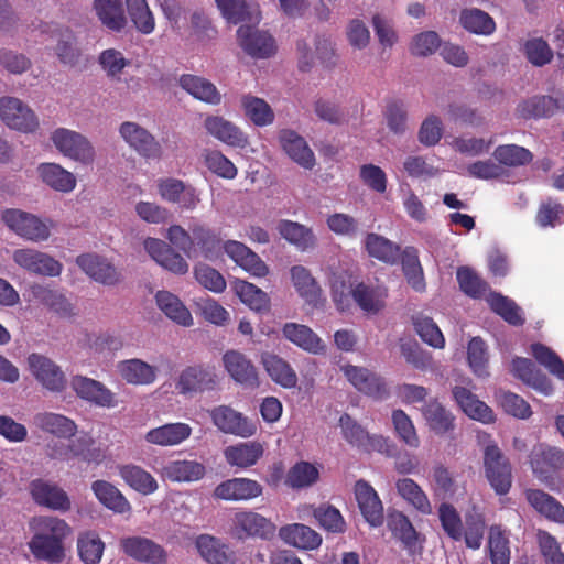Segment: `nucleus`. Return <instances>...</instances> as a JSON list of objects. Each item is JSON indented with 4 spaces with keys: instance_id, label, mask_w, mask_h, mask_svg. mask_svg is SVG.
<instances>
[{
    "instance_id": "nucleus-64",
    "label": "nucleus",
    "mask_w": 564,
    "mask_h": 564,
    "mask_svg": "<svg viewBox=\"0 0 564 564\" xmlns=\"http://www.w3.org/2000/svg\"><path fill=\"white\" fill-rule=\"evenodd\" d=\"M313 516L318 524L328 532L343 533L346 522L340 511L329 503H322L314 508Z\"/></svg>"
},
{
    "instance_id": "nucleus-11",
    "label": "nucleus",
    "mask_w": 564,
    "mask_h": 564,
    "mask_svg": "<svg viewBox=\"0 0 564 564\" xmlns=\"http://www.w3.org/2000/svg\"><path fill=\"white\" fill-rule=\"evenodd\" d=\"M263 494V486L251 478L235 477L218 484L214 491L215 499L225 501H249Z\"/></svg>"
},
{
    "instance_id": "nucleus-54",
    "label": "nucleus",
    "mask_w": 564,
    "mask_h": 564,
    "mask_svg": "<svg viewBox=\"0 0 564 564\" xmlns=\"http://www.w3.org/2000/svg\"><path fill=\"white\" fill-rule=\"evenodd\" d=\"M235 292L242 303L251 310L261 312L269 308L270 299L268 294L254 284L237 280L234 284Z\"/></svg>"
},
{
    "instance_id": "nucleus-16",
    "label": "nucleus",
    "mask_w": 564,
    "mask_h": 564,
    "mask_svg": "<svg viewBox=\"0 0 564 564\" xmlns=\"http://www.w3.org/2000/svg\"><path fill=\"white\" fill-rule=\"evenodd\" d=\"M28 369L43 388H63L66 377L62 368L51 358L32 352L26 359Z\"/></svg>"
},
{
    "instance_id": "nucleus-61",
    "label": "nucleus",
    "mask_w": 564,
    "mask_h": 564,
    "mask_svg": "<svg viewBox=\"0 0 564 564\" xmlns=\"http://www.w3.org/2000/svg\"><path fill=\"white\" fill-rule=\"evenodd\" d=\"M531 352L534 359L552 376L564 380V361L554 350L541 343H535L531 345Z\"/></svg>"
},
{
    "instance_id": "nucleus-35",
    "label": "nucleus",
    "mask_w": 564,
    "mask_h": 564,
    "mask_svg": "<svg viewBox=\"0 0 564 564\" xmlns=\"http://www.w3.org/2000/svg\"><path fill=\"white\" fill-rule=\"evenodd\" d=\"M365 249L371 258L389 264L397 263L402 257L399 245L375 232L366 235Z\"/></svg>"
},
{
    "instance_id": "nucleus-18",
    "label": "nucleus",
    "mask_w": 564,
    "mask_h": 564,
    "mask_svg": "<svg viewBox=\"0 0 564 564\" xmlns=\"http://www.w3.org/2000/svg\"><path fill=\"white\" fill-rule=\"evenodd\" d=\"M121 549L128 556L150 564H166L165 550L154 541L142 536H129L121 540Z\"/></svg>"
},
{
    "instance_id": "nucleus-30",
    "label": "nucleus",
    "mask_w": 564,
    "mask_h": 564,
    "mask_svg": "<svg viewBox=\"0 0 564 564\" xmlns=\"http://www.w3.org/2000/svg\"><path fill=\"white\" fill-rule=\"evenodd\" d=\"M117 370L128 383L135 386L152 384L158 372L156 367L138 358L119 361Z\"/></svg>"
},
{
    "instance_id": "nucleus-9",
    "label": "nucleus",
    "mask_w": 564,
    "mask_h": 564,
    "mask_svg": "<svg viewBox=\"0 0 564 564\" xmlns=\"http://www.w3.org/2000/svg\"><path fill=\"white\" fill-rule=\"evenodd\" d=\"M237 39L243 52L256 59L270 58L278 50L275 40L269 32L251 25H240Z\"/></svg>"
},
{
    "instance_id": "nucleus-4",
    "label": "nucleus",
    "mask_w": 564,
    "mask_h": 564,
    "mask_svg": "<svg viewBox=\"0 0 564 564\" xmlns=\"http://www.w3.org/2000/svg\"><path fill=\"white\" fill-rule=\"evenodd\" d=\"M339 425L345 440L362 451L379 452L388 456L393 455L395 446L389 438L381 435H370L360 424H358L349 414L345 413L339 419Z\"/></svg>"
},
{
    "instance_id": "nucleus-7",
    "label": "nucleus",
    "mask_w": 564,
    "mask_h": 564,
    "mask_svg": "<svg viewBox=\"0 0 564 564\" xmlns=\"http://www.w3.org/2000/svg\"><path fill=\"white\" fill-rule=\"evenodd\" d=\"M213 423L225 434L249 438L257 434L258 422L228 405H219L210 411Z\"/></svg>"
},
{
    "instance_id": "nucleus-48",
    "label": "nucleus",
    "mask_w": 564,
    "mask_h": 564,
    "mask_svg": "<svg viewBox=\"0 0 564 564\" xmlns=\"http://www.w3.org/2000/svg\"><path fill=\"white\" fill-rule=\"evenodd\" d=\"M487 302L492 312L499 315L505 322L512 326H522L524 318L521 308L514 301L501 293L490 292Z\"/></svg>"
},
{
    "instance_id": "nucleus-38",
    "label": "nucleus",
    "mask_w": 564,
    "mask_h": 564,
    "mask_svg": "<svg viewBox=\"0 0 564 564\" xmlns=\"http://www.w3.org/2000/svg\"><path fill=\"white\" fill-rule=\"evenodd\" d=\"M158 307L174 323L188 327L193 324V317L189 310L183 302L169 291H159L155 294Z\"/></svg>"
},
{
    "instance_id": "nucleus-58",
    "label": "nucleus",
    "mask_w": 564,
    "mask_h": 564,
    "mask_svg": "<svg viewBox=\"0 0 564 564\" xmlns=\"http://www.w3.org/2000/svg\"><path fill=\"white\" fill-rule=\"evenodd\" d=\"M129 17L135 29L142 34L154 31V17L145 0H126Z\"/></svg>"
},
{
    "instance_id": "nucleus-47",
    "label": "nucleus",
    "mask_w": 564,
    "mask_h": 564,
    "mask_svg": "<svg viewBox=\"0 0 564 564\" xmlns=\"http://www.w3.org/2000/svg\"><path fill=\"white\" fill-rule=\"evenodd\" d=\"M32 300L46 305L52 311L67 315L72 312V305L68 300L58 291L50 289L46 285L34 283L30 286Z\"/></svg>"
},
{
    "instance_id": "nucleus-46",
    "label": "nucleus",
    "mask_w": 564,
    "mask_h": 564,
    "mask_svg": "<svg viewBox=\"0 0 564 564\" xmlns=\"http://www.w3.org/2000/svg\"><path fill=\"white\" fill-rule=\"evenodd\" d=\"M402 271L409 285L416 292H423L426 289L424 273L419 260L417 250L413 247H406L400 258Z\"/></svg>"
},
{
    "instance_id": "nucleus-56",
    "label": "nucleus",
    "mask_w": 564,
    "mask_h": 564,
    "mask_svg": "<svg viewBox=\"0 0 564 564\" xmlns=\"http://www.w3.org/2000/svg\"><path fill=\"white\" fill-rule=\"evenodd\" d=\"M202 156L205 166L218 177L234 180L237 176L238 169L219 150L205 149Z\"/></svg>"
},
{
    "instance_id": "nucleus-36",
    "label": "nucleus",
    "mask_w": 564,
    "mask_h": 564,
    "mask_svg": "<svg viewBox=\"0 0 564 564\" xmlns=\"http://www.w3.org/2000/svg\"><path fill=\"white\" fill-rule=\"evenodd\" d=\"M181 87L191 94L194 98L206 104L218 105L221 101V95L216 86L206 78L184 74L180 78Z\"/></svg>"
},
{
    "instance_id": "nucleus-14",
    "label": "nucleus",
    "mask_w": 564,
    "mask_h": 564,
    "mask_svg": "<svg viewBox=\"0 0 564 564\" xmlns=\"http://www.w3.org/2000/svg\"><path fill=\"white\" fill-rule=\"evenodd\" d=\"M29 489L39 506L62 512L68 511L72 507L67 492L54 482L37 478L30 482Z\"/></svg>"
},
{
    "instance_id": "nucleus-23",
    "label": "nucleus",
    "mask_w": 564,
    "mask_h": 564,
    "mask_svg": "<svg viewBox=\"0 0 564 564\" xmlns=\"http://www.w3.org/2000/svg\"><path fill=\"white\" fill-rule=\"evenodd\" d=\"M207 133L218 141L235 148H245L248 143L246 134L221 116H208L204 120Z\"/></svg>"
},
{
    "instance_id": "nucleus-33",
    "label": "nucleus",
    "mask_w": 564,
    "mask_h": 564,
    "mask_svg": "<svg viewBox=\"0 0 564 564\" xmlns=\"http://www.w3.org/2000/svg\"><path fill=\"white\" fill-rule=\"evenodd\" d=\"M192 429L186 423H169L150 430L145 441L159 446H174L191 436Z\"/></svg>"
},
{
    "instance_id": "nucleus-10",
    "label": "nucleus",
    "mask_w": 564,
    "mask_h": 564,
    "mask_svg": "<svg viewBox=\"0 0 564 564\" xmlns=\"http://www.w3.org/2000/svg\"><path fill=\"white\" fill-rule=\"evenodd\" d=\"M0 117L9 128L25 133L33 132L39 127V120L32 109L15 97L0 99Z\"/></svg>"
},
{
    "instance_id": "nucleus-34",
    "label": "nucleus",
    "mask_w": 564,
    "mask_h": 564,
    "mask_svg": "<svg viewBox=\"0 0 564 564\" xmlns=\"http://www.w3.org/2000/svg\"><path fill=\"white\" fill-rule=\"evenodd\" d=\"M454 398L463 412L470 419L485 424L495 422V413L484 401H480L471 390H453Z\"/></svg>"
},
{
    "instance_id": "nucleus-6",
    "label": "nucleus",
    "mask_w": 564,
    "mask_h": 564,
    "mask_svg": "<svg viewBox=\"0 0 564 564\" xmlns=\"http://www.w3.org/2000/svg\"><path fill=\"white\" fill-rule=\"evenodd\" d=\"M486 477L497 495L509 492L512 484L511 465L496 444L487 445L484 453Z\"/></svg>"
},
{
    "instance_id": "nucleus-60",
    "label": "nucleus",
    "mask_w": 564,
    "mask_h": 564,
    "mask_svg": "<svg viewBox=\"0 0 564 564\" xmlns=\"http://www.w3.org/2000/svg\"><path fill=\"white\" fill-rule=\"evenodd\" d=\"M77 550L85 564H98L105 550V543L97 533L86 532L78 538Z\"/></svg>"
},
{
    "instance_id": "nucleus-57",
    "label": "nucleus",
    "mask_w": 564,
    "mask_h": 564,
    "mask_svg": "<svg viewBox=\"0 0 564 564\" xmlns=\"http://www.w3.org/2000/svg\"><path fill=\"white\" fill-rule=\"evenodd\" d=\"M488 547L491 564H509V539L500 525H491L489 529Z\"/></svg>"
},
{
    "instance_id": "nucleus-21",
    "label": "nucleus",
    "mask_w": 564,
    "mask_h": 564,
    "mask_svg": "<svg viewBox=\"0 0 564 564\" xmlns=\"http://www.w3.org/2000/svg\"><path fill=\"white\" fill-rule=\"evenodd\" d=\"M355 496L365 520L371 527H380L384 520L383 506L376 490L360 479L355 485Z\"/></svg>"
},
{
    "instance_id": "nucleus-31",
    "label": "nucleus",
    "mask_w": 564,
    "mask_h": 564,
    "mask_svg": "<svg viewBox=\"0 0 564 564\" xmlns=\"http://www.w3.org/2000/svg\"><path fill=\"white\" fill-rule=\"evenodd\" d=\"M205 466L196 460H171L161 469V476L173 482H192L204 477Z\"/></svg>"
},
{
    "instance_id": "nucleus-51",
    "label": "nucleus",
    "mask_w": 564,
    "mask_h": 564,
    "mask_svg": "<svg viewBox=\"0 0 564 564\" xmlns=\"http://www.w3.org/2000/svg\"><path fill=\"white\" fill-rule=\"evenodd\" d=\"M557 109V101L551 96H534L523 100L517 107L520 118H545L553 115Z\"/></svg>"
},
{
    "instance_id": "nucleus-1",
    "label": "nucleus",
    "mask_w": 564,
    "mask_h": 564,
    "mask_svg": "<svg viewBox=\"0 0 564 564\" xmlns=\"http://www.w3.org/2000/svg\"><path fill=\"white\" fill-rule=\"evenodd\" d=\"M167 239L188 258L200 254L213 261L223 256L225 241L220 231L199 221L192 223L188 231L180 225L171 226L167 230Z\"/></svg>"
},
{
    "instance_id": "nucleus-45",
    "label": "nucleus",
    "mask_w": 564,
    "mask_h": 564,
    "mask_svg": "<svg viewBox=\"0 0 564 564\" xmlns=\"http://www.w3.org/2000/svg\"><path fill=\"white\" fill-rule=\"evenodd\" d=\"M119 475L132 489L144 496L153 494L159 487L155 478L137 465L120 466Z\"/></svg>"
},
{
    "instance_id": "nucleus-41",
    "label": "nucleus",
    "mask_w": 564,
    "mask_h": 564,
    "mask_svg": "<svg viewBox=\"0 0 564 564\" xmlns=\"http://www.w3.org/2000/svg\"><path fill=\"white\" fill-rule=\"evenodd\" d=\"M291 279L296 292L307 303L316 305L322 296V289L308 269L303 265L291 268Z\"/></svg>"
},
{
    "instance_id": "nucleus-44",
    "label": "nucleus",
    "mask_w": 564,
    "mask_h": 564,
    "mask_svg": "<svg viewBox=\"0 0 564 564\" xmlns=\"http://www.w3.org/2000/svg\"><path fill=\"white\" fill-rule=\"evenodd\" d=\"M94 8L102 25L107 29L119 32L126 26L127 19L121 0H94Z\"/></svg>"
},
{
    "instance_id": "nucleus-62",
    "label": "nucleus",
    "mask_w": 564,
    "mask_h": 564,
    "mask_svg": "<svg viewBox=\"0 0 564 564\" xmlns=\"http://www.w3.org/2000/svg\"><path fill=\"white\" fill-rule=\"evenodd\" d=\"M216 375L209 367L188 366L185 368L178 379L180 388H205L216 383Z\"/></svg>"
},
{
    "instance_id": "nucleus-15",
    "label": "nucleus",
    "mask_w": 564,
    "mask_h": 564,
    "mask_svg": "<svg viewBox=\"0 0 564 564\" xmlns=\"http://www.w3.org/2000/svg\"><path fill=\"white\" fill-rule=\"evenodd\" d=\"M531 468L533 474L544 482L564 468V451L540 444L531 453Z\"/></svg>"
},
{
    "instance_id": "nucleus-40",
    "label": "nucleus",
    "mask_w": 564,
    "mask_h": 564,
    "mask_svg": "<svg viewBox=\"0 0 564 564\" xmlns=\"http://www.w3.org/2000/svg\"><path fill=\"white\" fill-rule=\"evenodd\" d=\"M98 501L106 508L116 513H124L130 511L131 506L122 492L112 484L106 480H96L91 484Z\"/></svg>"
},
{
    "instance_id": "nucleus-24",
    "label": "nucleus",
    "mask_w": 564,
    "mask_h": 564,
    "mask_svg": "<svg viewBox=\"0 0 564 564\" xmlns=\"http://www.w3.org/2000/svg\"><path fill=\"white\" fill-rule=\"evenodd\" d=\"M76 263L87 275L105 285H115L120 280L117 269L100 256L80 254L77 257Z\"/></svg>"
},
{
    "instance_id": "nucleus-53",
    "label": "nucleus",
    "mask_w": 564,
    "mask_h": 564,
    "mask_svg": "<svg viewBox=\"0 0 564 564\" xmlns=\"http://www.w3.org/2000/svg\"><path fill=\"white\" fill-rule=\"evenodd\" d=\"M384 296L386 293L379 288L358 282L354 292L352 303H356L365 312L377 313L384 305Z\"/></svg>"
},
{
    "instance_id": "nucleus-26",
    "label": "nucleus",
    "mask_w": 564,
    "mask_h": 564,
    "mask_svg": "<svg viewBox=\"0 0 564 564\" xmlns=\"http://www.w3.org/2000/svg\"><path fill=\"white\" fill-rule=\"evenodd\" d=\"M279 535L286 544L301 550H316L322 544V536L315 530L302 523L282 527Z\"/></svg>"
},
{
    "instance_id": "nucleus-59",
    "label": "nucleus",
    "mask_w": 564,
    "mask_h": 564,
    "mask_svg": "<svg viewBox=\"0 0 564 564\" xmlns=\"http://www.w3.org/2000/svg\"><path fill=\"white\" fill-rule=\"evenodd\" d=\"M456 279L460 290L473 299L482 297L489 289L488 283L469 267H459Z\"/></svg>"
},
{
    "instance_id": "nucleus-13",
    "label": "nucleus",
    "mask_w": 564,
    "mask_h": 564,
    "mask_svg": "<svg viewBox=\"0 0 564 564\" xmlns=\"http://www.w3.org/2000/svg\"><path fill=\"white\" fill-rule=\"evenodd\" d=\"M121 138L147 159H156L162 154V148L155 138L143 127L135 122H122L119 128Z\"/></svg>"
},
{
    "instance_id": "nucleus-2",
    "label": "nucleus",
    "mask_w": 564,
    "mask_h": 564,
    "mask_svg": "<svg viewBox=\"0 0 564 564\" xmlns=\"http://www.w3.org/2000/svg\"><path fill=\"white\" fill-rule=\"evenodd\" d=\"M34 535L28 543L32 555L39 561L61 563L65 557L64 540L72 533L63 519L42 516L33 519Z\"/></svg>"
},
{
    "instance_id": "nucleus-63",
    "label": "nucleus",
    "mask_w": 564,
    "mask_h": 564,
    "mask_svg": "<svg viewBox=\"0 0 564 564\" xmlns=\"http://www.w3.org/2000/svg\"><path fill=\"white\" fill-rule=\"evenodd\" d=\"M388 528L393 536L399 539L406 547L415 545L417 532L406 516L401 512L389 514Z\"/></svg>"
},
{
    "instance_id": "nucleus-49",
    "label": "nucleus",
    "mask_w": 564,
    "mask_h": 564,
    "mask_svg": "<svg viewBox=\"0 0 564 564\" xmlns=\"http://www.w3.org/2000/svg\"><path fill=\"white\" fill-rule=\"evenodd\" d=\"M286 339L311 352H317L323 348L321 338L307 326L288 323L283 327Z\"/></svg>"
},
{
    "instance_id": "nucleus-39",
    "label": "nucleus",
    "mask_w": 564,
    "mask_h": 564,
    "mask_svg": "<svg viewBox=\"0 0 564 564\" xmlns=\"http://www.w3.org/2000/svg\"><path fill=\"white\" fill-rule=\"evenodd\" d=\"M261 362L271 379L282 388H296L297 377L291 366L281 357L270 352L261 355Z\"/></svg>"
},
{
    "instance_id": "nucleus-28",
    "label": "nucleus",
    "mask_w": 564,
    "mask_h": 564,
    "mask_svg": "<svg viewBox=\"0 0 564 564\" xmlns=\"http://www.w3.org/2000/svg\"><path fill=\"white\" fill-rule=\"evenodd\" d=\"M333 302L344 312L351 307L352 296L358 284L355 276L346 270L334 272L329 280Z\"/></svg>"
},
{
    "instance_id": "nucleus-37",
    "label": "nucleus",
    "mask_w": 564,
    "mask_h": 564,
    "mask_svg": "<svg viewBox=\"0 0 564 564\" xmlns=\"http://www.w3.org/2000/svg\"><path fill=\"white\" fill-rule=\"evenodd\" d=\"M196 546L202 557L210 564H236L235 552L214 536H198Z\"/></svg>"
},
{
    "instance_id": "nucleus-42",
    "label": "nucleus",
    "mask_w": 564,
    "mask_h": 564,
    "mask_svg": "<svg viewBox=\"0 0 564 564\" xmlns=\"http://www.w3.org/2000/svg\"><path fill=\"white\" fill-rule=\"evenodd\" d=\"M42 181L55 191L68 193L76 186L73 173L55 163H42L39 169Z\"/></svg>"
},
{
    "instance_id": "nucleus-19",
    "label": "nucleus",
    "mask_w": 564,
    "mask_h": 564,
    "mask_svg": "<svg viewBox=\"0 0 564 564\" xmlns=\"http://www.w3.org/2000/svg\"><path fill=\"white\" fill-rule=\"evenodd\" d=\"M223 365L229 377L242 386L258 384V370L253 362L241 351L229 349L223 355Z\"/></svg>"
},
{
    "instance_id": "nucleus-20",
    "label": "nucleus",
    "mask_w": 564,
    "mask_h": 564,
    "mask_svg": "<svg viewBox=\"0 0 564 564\" xmlns=\"http://www.w3.org/2000/svg\"><path fill=\"white\" fill-rule=\"evenodd\" d=\"M226 253L237 265L253 276L263 278L269 273L265 262L245 243L237 240H227L223 253Z\"/></svg>"
},
{
    "instance_id": "nucleus-52",
    "label": "nucleus",
    "mask_w": 564,
    "mask_h": 564,
    "mask_svg": "<svg viewBox=\"0 0 564 564\" xmlns=\"http://www.w3.org/2000/svg\"><path fill=\"white\" fill-rule=\"evenodd\" d=\"M245 115L257 127H265L274 121L271 106L262 98L245 95L241 99Z\"/></svg>"
},
{
    "instance_id": "nucleus-50",
    "label": "nucleus",
    "mask_w": 564,
    "mask_h": 564,
    "mask_svg": "<svg viewBox=\"0 0 564 564\" xmlns=\"http://www.w3.org/2000/svg\"><path fill=\"white\" fill-rule=\"evenodd\" d=\"M398 494L423 514H430L432 507L426 494L411 478H401L395 482Z\"/></svg>"
},
{
    "instance_id": "nucleus-17",
    "label": "nucleus",
    "mask_w": 564,
    "mask_h": 564,
    "mask_svg": "<svg viewBox=\"0 0 564 564\" xmlns=\"http://www.w3.org/2000/svg\"><path fill=\"white\" fill-rule=\"evenodd\" d=\"M12 258L18 265L34 274L57 276L62 272V264L57 260L37 250L18 249Z\"/></svg>"
},
{
    "instance_id": "nucleus-43",
    "label": "nucleus",
    "mask_w": 564,
    "mask_h": 564,
    "mask_svg": "<svg viewBox=\"0 0 564 564\" xmlns=\"http://www.w3.org/2000/svg\"><path fill=\"white\" fill-rule=\"evenodd\" d=\"M278 230L285 240L301 251L315 247L316 238L313 230L302 224L283 219L279 223Z\"/></svg>"
},
{
    "instance_id": "nucleus-12",
    "label": "nucleus",
    "mask_w": 564,
    "mask_h": 564,
    "mask_svg": "<svg viewBox=\"0 0 564 564\" xmlns=\"http://www.w3.org/2000/svg\"><path fill=\"white\" fill-rule=\"evenodd\" d=\"M232 530L237 538L249 536L269 540L275 534V525L265 517L254 511H239L235 514Z\"/></svg>"
},
{
    "instance_id": "nucleus-27",
    "label": "nucleus",
    "mask_w": 564,
    "mask_h": 564,
    "mask_svg": "<svg viewBox=\"0 0 564 564\" xmlns=\"http://www.w3.org/2000/svg\"><path fill=\"white\" fill-rule=\"evenodd\" d=\"M263 453V445L260 442L251 441L226 447L224 456L230 466L249 468L258 463Z\"/></svg>"
},
{
    "instance_id": "nucleus-32",
    "label": "nucleus",
    "mask_w": 564,
    "mask_h": 564,
    "mask_svg": "<svg viewBox=\"0 0 564 564\" xmlns=\"http://www.w3.org/2000/svg\"><path fill=\"white\" fill-rule=\"evenodd\" d=\"M524 495L536 512L551 521L564 523V506L553 496L540 489H527Z\"/></svg>"
},
{
    "instance_id": "nucleus-55",
    "label": "nucleus",
    "mask_w": 564,
    "mask_h": 564,
    "mask_svg": "<svg viewBox=\"0 0 564 564\" xmlns=\"http://www.w3.org/2000/svg\"><path fill=\"white\" fill-rule=\"evenodd\" d=\"M460 23L469 32L489 35L496 29L494 19L480 9H466L460 13Z\"/></svg>"
},
{
    "instance_id": "nucleus-3",
    "label": "nucleus",
    "mask_w": 564,
    "mask_h": 564,
    "mask_svg": "<svg viewBox=\"0 0 564 564\" xmlns=\"http://www.w3.org/2000/svg\"><path fill=\"white\" fill-rule=\"evenodd\" d=\"M1 219L18 236L34 242L47 240L53 226L51 220L44 221L33 214L15 208L3 210Z\"/></svg>"
},
{
    "instance_id": "nucleus-8",
    "label": "nucleus",
    "mask_w": 564,
    "mask_h": 564,
    "mask_svg": "<svg viewBox=\"0 0 564 564\" xmlns=\"http://www.w3.org/2000/svg\"><path fill=\"white\" fill-rule=\"evenodd\" d=\"M52 142L56 149L75 161L84 164L93 163L95 151L90 142L80 133L58 128L52 133Z\"/></svg>"
},
{
    "instance_id": "nucleus-25",
    "label": "nucleus",
    "mask_w": 564,
    "mask_h": 564,
    "mask_svg": "<svg viewBox=\"0 0 564 564\" xmlns=\"http://www.w3.org/2000/svg\"><path fill=\"white\" fill-rule=\"evenodd\" d=\"M279 141L289 158L304 169L311 170L315 165V155L305 139L293 130H282Z\"/></svg>"
},
{
    "instance_id": "nucleus-5",
    "label": "nucleus",
    "mask_w": 564,
    "mask_h": 564,
    "mask_svg": "<svg viewBox=\"0 0 564 564\" xmlns=\"http://www.w3.org/2000/svg\"><path fill=\"white\" fill-rule=\"evenodd\" d=\"M426 390H408L404 397L408 403H422L421 411L430 427L436 435H445L455 429V417L437 400L425 401Z\"/></svg>"
},
{
    "instance_id": "nucleus-29",
    "label": "nucleus",
    "mask_w": 564,
    "mask_h": 564,
    "mask_svg": "<svg viewBox=\"0 0 564 564\" xmlns=\"http://www.w3.org/2000/svg\"><path fill=\"white\" fill-rule=\"evenodd\" d=\"M34 425L45 433H50L57 438H70L77 432L76 423L58 413L42 412L33 416Z\"/></svg>"
},
{
    "instance_id": "nucleus-22",
    "label": "nucleus",
    "mask_w": 564,
    "mask_h": 564,
    "mask_svg": "<svg viewBox=\"0 0 564 564\" xmlns=\"http://www.w3.org/2000/svg\"><path fill=\"white\" fill-rule=\"evenodd\" d=\"M144 248L150 257L164 269L176 274H184L188 271L186 260L164 241L156 238H147Z\"/></svg>"
}]
</instances>
